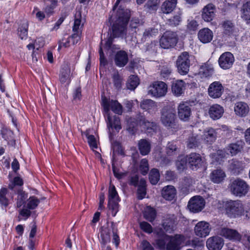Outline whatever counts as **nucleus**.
Listing matches in <instances>:
<instances>
[{
    "mask_svg": "<svg viewBox=\"0 0 250 250\" xmlns=\"http://www.w3.org/2000/svg\"><path fill=\"white\" fill-rule=\"evenodd\" d=\"M244 143L242 141H238L235 143H232L229 145V152L232 155H235L239 152L242 148Z\"/></svg>",
    "mask_w": 250,
    "mask_h": 250,
    "instance_id": "obj_41",
    "label": "nucleus"
},
{
    "mask_svg": "<svg viewBox=\"0 0 250 250\" xmlns=\"http://www.w3.org/2000/svg\"><path fill=\"white\" fill-rule=\"evenodd\" d=\"M214 69L212 65L208 63L201 65L199 70V75L201 78H208L212 76Z\"/></svg>",
    "mask_w": 250,
    "mask_h": 250,
    "instance_id": "obj_29",
    "label": "nucleus"
},
{
    "mask_svg": "<svg viewBox=\"0 0 250 250\" xmlns=\"http://www.w3.org/2000/svg\"><path fill=\"white\" fill-rule=\"evenodd\" d=\"M178 41L176 33L168 31L165 32L160 39V45L162 48L168 49L174 46Z\"/></svg>",
    "mask_w": 250,
    "mask_h": 250,
    "instance_id": "obj_9",
    "label": "nucleus"
},
{
    "mask_svg": "<svg viewBox=\"0 0 250 250\" xmlns=\"http://www.w3.org/2000/svg\"><path fill=\"white\" fill-rule=\"evenodd\" d=\"M28 194L22 190H19L18 192L17 207L20 208L25 203L27 199Z\"/></svg>",
    "mask_w": 250,
    "mask_h": 250,
    "instance_id": "obj_47",
    "label": "nucleus"
},
{
    "mask_svg": "<svg viewBox=\"0 0 250 250\" xmlns=\"http://www.w3.org/2000/svg\"><path fill=\"white\" fill-rule=\"evenodd\" d=\"M187 147L189 148H195L198 146L199 142L195 136H190L187 142Z\"/></svg>",
    "mask_w": 250,
    "mask_h": 250,
    "instance_id": "obj_50",
    "label": "nucleus"
},
{
    "mask_svg": "<svg viewBox=\"0 0 250 250\" xmlns=\"http://www.w3.org/2000/svg\"><path fill=\"white\" fill-rule=\"evenodd\" d=\"M158 3L157 0H148L145 4V7L150 10H156Z\"/></svg>",
    "mask_w": 250,
    "mask_h": 250,
    "instance_id": "obj_57",
    "label": "nucleus"
},
{
    "mask_svg": "<svg viewBox=\"0 0 250 250\" xmlns=\"http://www.w3.org/2000/svg\"><path fill=\"white\" fill-rule=\"evenodd\" d=\"M139 84V79L137 76L131 75L126 83V87L130 90H134Z\"/></svg>",
    "mask_w": 250,
    "mask_h": 250,
    "instance_id": "obj_39",
    "label": "nucleus"
},
{
    "mask_svg": "<svg viewBox=\"0 0 250 250\" xmlns=\"http://www.w3.org/2000/svg\"><path fill=\"white\" fill-rule=\"evenodd\" d=\"M143 215L145 219L152 222L156 217V211L154 208L147 206L144 208Z\"/></svg>",
    "mask_w": 250,
    "mask_h": 250,
    "instance_id": "obj_35",
    "label": "nucleus"
},
{
    "mask_svg": "<svg viewBox=\"0 0 250 250\" xmlns=\"http://www.w3.org/2000/svg\"><path fill=\"white\" fill-rule=\"evenodd\" d=\"M6 193V188H3L0 190V203L5 207L8 205V200L5 197Z\"/></svg>",
    "mask_w": 250,
    "mask_h": 250,
    "instance_id": "obj_56",
    "label": "nucleus"
},
{
    "mask_svg": "<svg viewBox=\"0 0 250 250\" xmlns=\"http://www.w3.org/2000/svg\"><path fill=\"white\" fill-rule=\"evenodd\" d=\"M176 195V190L172 186L165 187L162 190V197L167 200L172 201Z\"/></svg>",
    "mask_w": 250,
    "mask_h": 250,
    "instance_id": "obj_25",
    "label": "nucleus"
},
{
    "mask_svg": "<svg viewBox=\"0 0 250 250\" xmlns=\"http://www.w3.org/2000/svg\"><path fill=\"white\" fill-rule=\"evenodd\" d=\"M40 203V200L37 197L32 196L30 197L26 201V208L29 209L36 208Z\"/></svg>",
    "mask_w": 250,
    "mask_h": 250,
    "instance_id": "obj_45",
    "label": "nucleus"
},
{
    "mask_svg": "<svg viewBox=\"0 0 250 250\" xmlns=\"http://www.w3.org/2000/svg\"><path fill=\"white\" fill-rule=\"evenodd\" d=\"M140 227L145 233L150 234L153 231V228L152 226L150 224L146 222H141L140 223Z\"/></svg>",
    "mask_w": 250,
    "mask_h": 250,
    "instance_id": "obj_53",
    "label": "nucleus"
},
{
    "mask_svg": "<svg viewBox=\"0 0 250 250\" xmlns=\"http://www.w3.org/2000/svg\"><path fill=\"white\" fill-rule=\"evenodd\" d=\"M187 162L192 170L202 166L203 160L201 155L196 153H191L187 156Z\"/></svg>",
    "mask_w": 250,
    "mask_h": 250,
    "instance_id": "obj_14",
    "label": "nucleus"
},
{
    "mask_svg": "<svg viewBox=\"0 0 250 250\" xmlns=\"http://www.w3.org/2000/svg\"><path fill=\"white\" fill-rule=\"evenodd\" d=\"M211 228L209 224L205 221L199 222L194 228L196 234H209Z\"/></svg>",
    "mask_w": 250,
    "mask_h": 250,
    "instance_id": "obj_23",
    "label": "nucleus"
},
{
    "mask_svg": "<svg viewBox=\"0 0 250 250\" xmlns=\"http://www.w3.org/2000/svg\"><path fill=\"white\" fill-rule=\"evenodd\" d=\"M229 188L233 195L241 197L248 193L249 186L244 180L236 178L231 182Z\"/></svg>",
    "mask_w": 250,
    "mask_h": 250,
    "instance_id": "obj_5",
    "label": "nucleus"
},
{
    "mask_svg": "<svg viewBox=\"0 0 250 250\" xmlns=\"http://www.w3.org/2000/svg\"><path fill=\"white\" fill-rule=\"evenodd\" d=\"M112 170L115 177L120 179L125 175V173L121 172L120 168L115 166L114 163H112Z\"/></svg>",
    "mask_w": 250,
    "mask_h": 250,
    "instance_id": "obj_59",
    "label": "nucleus"
},
{
    "mask_svg": "<svg viewBox=\"0 0 250 250\" xmlns=\"http://www.w3.org/2000/svg\"><path fill=\"white\" fill-rule=\"evenodd\" d=\"M217 229H218V231L216 232V233H220V234H239L236 230L227 228L219 227L217 228Z\"/></svg>",
    "mask_w": 250,
    "mask_h": 250,
    "instance_id": "obj_51",
    "label": "nucleus"
},
{
    "mask_svg": "<svg viewBox=\"0 0 250 250\" xmlns=\"http://www.w3.org/2000/svg\"><path fill=\"white\" fill-rule=\"evenodd\" d=\"M206 244L209 250H220L224 245V241L220 237L215 235L208 238Z\"/></svg>",
    "mask_w": 250,
    "mask_h": 250,
    "instance_id": "obj_15",
    "label": "nucleus"
},
{
    "mask_svg": "<svg viewBox=\"0 0 250 250\" xmlns=\"http://www.w3.org/2000/svg\"><path fill=\"white\" fill-rule=\"evenodd\" d=\"M178 116L179 119L184 122L189 120L191 115V106L188 102L180 103L177 107Z\"/></svg>",
    "mask_w": 250,
    "mask_h": 250,
    "instance_id": "obj_11",
    "label": "nucleus"
},
{
    "mask_svg": "<svg viewBox=\"0 0 250 250\" xmlns=\"http://www.w3.org/2000/svg\"><path fill=\"white\" fill-rule=\"evenodd\" d=\"M215 6L212 3L205 6L202 10L203 19L207 22L211 21L215 16Z\"/></svg>",
    "mask_w": 250,
    "mask_h": 250,
    "instance_id": "obj_18",
    "label": "nucleus"
},
{
    "mask_svg": "<svg viewBox=\"0 0 250 250\" xmlns=\"http://www.w3.org/2000/svg\"><path fill=\"white\" fill-rule=\"evenodd\" d=\"M172 71L171 67L169 65L163 66L161 70V75L165 78L170 75Z\"/></svg>",
    "mask_w": 250,
    "mask_h": 250,
    "instance_id": "obj_61",
    "label": "nucleus"
},
{
    "mask_svg": "<svg viewBox=\"0 0 250 250\" xmlns=\"http://www.w3.org/2000/svg\"><path fill=\"white\" fill-rule=\"evenodd\" d=\"M179 151L176 142L175 141L169 142L166 147V153L169 156L177 154Z\"/></svg>",
    "mask_w": 250,
    "mask_h": 250,
    "instance_id": "obj_38",
    "label": "nucleus"
},
{
    "mask_svg": "<svg viewBox=\"0 0 250 250\" xmlns=\"http://www.w3.org/2000/svg\"><path fill=\"white\" fill-rule=\"evenodd\" d=\"M182 13L179 12L177 14L169 19L167 22V24L170 26L175 27L178 25L182 21Z\"/></svg>",
    "mask_w": 250,
    "mask_h": 250,
    "instance_id": "obj_42",
    "label": "nucleus"
},
{
    "mask_svg": "<svg viewBox=\"0 0 250 250\" xmlns=\"http://www.w3.org/2000/svg\"><path fill=\"white\" fill-rule=\"evenodd\" d=\"M108 197L109 209L111 211L112 215L115 216L118 211L120 199L115 186L111 184L109 187Z\"/></svg>",
    "mask_w": 250,
    "mask_h": 250,
    "instance_id": "obj_7",
    "label": "nucleus"
},
{
    "mask_svg": "<svg viewBox=\"0 0 250 250\" xmlns=\"http://www.w3.org/2000/svg\"><path fill=\"white\" fill-rule=\"evenodd\" d=\"M234 61V58L232 54L229 52H226L220 56L218 62L222 68L227 69L232 66Z\"/></svg>",
    "mask_w": 250,
    "mask_h": 250,
    "instance_id": "obj_13",
    "label": "nucleus"
},
{
    "mask_svg": "<svg viewBox=\"0 0 250 250\" xmlns=\"http://www.w3.org/2000/svg\"><path fill=\"white\" fill-rule=\"evenodd\" d=\"M128 61V55L125 51H119L115 55V62L119 67L124 66L127 63Z\"/></svg>",
    "mask_w": 250,
    "mask_h": 250,
    "instance_id": "obj_24",
    "label": "nucleus"
},
{
    "mask_svg": "<svg viewBox=\"0 0 250 250\" xmlns=\"http://www.w3.org/2000/svg\"><path fill=\"white\" fill-rule=\"evenodd\" d=\"M226 214L230 218H238L244 214V205L239 200H229L224 203Z\"/></svg>",
    "mask_w": 250,
    "mask_h": 250,
    "instance_id": "obj_4",
    "label": "nucleus"
},
{
    "mask_svg": "<svg viewBox=\"0 0 250 250\" xmlns=\"http://www.w3.org/2000/svg\"><path fill=\"white\" fill-rule=\"evenodd\" d=\"M205 240L202 237H194L191 239H189L186 242V245L191 246L194 248L199 249L202 248L204 246Z\"/></svg>",
    "mask_w": 250,
    "mask_h": 250,
    "instance_id": "obj_32",
    "label": "nucleus"
},
{
    "mask_svg": "<svg viewBox=\"0 0 250 250\" xmlns=\"http://www.w3.org/2000/svg\"><path fill=\"white\" fill-rule=\"evenodd\" d=\"M188 52H184L178 57L176 61V65L178 72L183 75L188 73L190 65V58Z\"/></svg>",
    "mask_w": 250,
    "mask_h": 250,
    "instance_id": "obj_6",
    "label": "nucleus"
},
{
    "mask_svg": "<svg viewBox=\"0 0 250 250\" xmlns=\"http://www.w3.org/2000/svg\"><path fill=\"white\" fill-rule=\"evenodd\" d=\"M160 173L157 168H152L149 174V179L152 185H156L160 180Z\"/></svg>",
    "mask_w": 250,
    "mask_h": 250,
    "instance_id": "obj_43",
    "label": "nucleus"
},
{
    "mask_svg": "<svg viewBox=\"0 0 250 250\" xmlns=\"http://www.w3.org/2000/svg\"><path fill=\"white\" fill-rule=\"evenodd\" d=\"M160 122L167 129L175 133L181 129L175 110L169 107H164L161 110Z\"/></svg>",
    "mask_w": 250,
    "mask_h": 250,
    "instance_id": "obj_3",
    "label": "nucleus"
},
{
    "mask_svg": "<svg viewBox=\"0 0 250 250\" xmlns=\"http://www.w3.org/2000/svg\"><path fill=\"white\" fill-rule=\"evenodd\" d=\"M50 5L47 6L45 9V12L49 15H51L53 13L54 9L57 6L58 0H50Z\"/></svg>",
    "mask_w": 250,
    "mask_h": 250,
    "instance_id": "obj_58",
    "label": "nucleus"
},
{
    "mask_svg": "<svg viewBox=\"0 0 250 250\" xmlns=\"http://www.w3.org/2000/svg\"><path fill=\"white\" fill-rule=\"evenodd\" d=\"M117 16L118 19L112 27V35H110L105 43V47L107 49L112 48L114 38L123 37L125 34L129 14L126 10L122 9L117 11Z\"/></svg>",
    "mask_w": 250,
    "mask_h": 250,
    "instance_id": "obj_1",
    "label": "nucleus"
},
{
    "mask_svg": "<svg viewBox=\"0 0 250 250\" xmlns=\"http://www.w3.org/2000/svg\"><path fill=\"white\" fill-rule=\"evenodd\" d=\"M217 138V132L215 129L212 127L207 128L204 130L202 135V139L205 143L211 144Z\"/></svg>",
    "mask_w": 250,
    "mask_h": 250,
    "instance_id": "obj_19",
    "label": "nucleus"
},
{
    "mask_svg": "<svg viewBox=\"0 0 250 250\" xmlns=\"http://www.w3.org/2000/svg\"><path fill=\"white\" fill-rule=\"evenodd\" d=\"M205 203V200L202 197L195 196L189 200L188 207L190 211L197 213L204 208Z\"/></svg>",
    "mask_w": 250,
    "mask_h": 250,
    "instance_id": "obj_10",
    "label": "nucleus"
},
{
    "mask_svg": "<svg viewBox=\"0 0 250 250\" xmlns=\"http://www.w3.org/2000/svg\"><path fill=\"white\" fill-rule=\"evenodd\" d=\"M169 237V235H160V236L156 239L155 241L152 243V244L161 250H166Z\"/></svg>",
    "mask_w": 250,
    "mask_h": 250,
    "instance_id": "obj_34",
    "label": "nucleus"
},
{
    "mask_svg": "<svg viewBox=\"0 0 250 250\" xmlns=\"http://www.w3.org/2000/svg\"><path fill=\"white\" fill-rule=\"evenodd\" d=\"M0 134L2 137L7 141H14L13 132L7 128L3 127L1 130Z\"/></svg>",
    "mask_w": 250,
    "mask_h": 250,
    "instance_id": "obj_48",
    "label": "nucleus"
},
{
    "mask_svg": "<svg viewBox=\"0 0 250 250\" xmlns=\"http://www.w3.org/2000/svg\"><path fill=\"white\" fill-rule=\"evenodd\" d=\"M59 80L62 84L68 85L71 81V70L69 65L67 63H64L61 67Z\"/></svg>",
    "mask_w": 250,
    "mask_h": 250,
    "instance_id": "obj_16",
    "label": "nucleus"
},
{
    "mask_svg": "<svg viewBox=\"0 0 250 250\" xmlns=\"http://www.w3.org/2000/svg\"><path fill=\"white\" fill-rule=\"evenodd\" d=\"M158 34V29L154 27H148L145 29L143 34L142 41L145 42L151 37H153Z\"/></svg>",
    "mask_w": 250,
    "mask_h": 250,
    "instance_id": "obj_37",
    "label": "nucleus"
},
{
    "mask_svg": "<svg viewBox=\"0 0 250 250\" xmlns=\"http://www.w3.org/2000/svg\"><path fill=\"white\" fill-rule=\"evenodd\" d=\"M234 109L235 114L240 116H245L249 111L248 105L243 102L237 103L235 104Z\"/></svg>",
    "mask_w": 250,
    "mask_h": 250,
    "instance_id": "obj_30",
    "label": "nucleus"
},
{
    "mask_svg": "<svg viewBox=\"0 0 250 250\" xmlns=\"http://www.w3.org/2000/svg\"><path fill=\"white\" fill-rule=\"evenodd\" d=\"M177 0H167L162 5L161 10L163 13L169 14L176 7Z\"/></svg>",
    "mask_w": 250,
    "mask_h": 250,
    "instance_id": "obj_33",
    "label": "nucleus"
},
{
    "mask_svg": "<svg viewBox=\"0 0 250 250\" xmlns=\"http://www.w3.org/2000/svg\"><path fill=\"white\" fill-rule=\"evenodd\" d=\"M28 24L23 22L18 28V34L21 39H26L27 37Z\"/></svg>",
    "mask_w": 250,
    "mask_h": 250,
    "instance_id": "obj_49",
    "label": "nucleus"
},
{
    "mask_svg": "<svg viewBox=\"0 0 250 250\" xmlns=\"http://www.w3.org/2000/svg\"><path fill=\"white\" fill-rule=\"evenodd\" d=\"M187 162V160L185 159L177 161L176 163L177 169L180 171H182L185 168Z\"/></svg>",
    "mask_w": 250,
    "mask_h": 250,
    "instance_id": "obj_60",
    "label": "nucleus"
},
{
    "mask_svg": "<svg viewBox=\"0 0 250 250\" xmlns=\"http://www.w3.org/2000/svg\"><path fill=\"white\" fill-rule=\"evenodd\" d=\"M142 123L143 128L147 133L151 134L157 129V125L155 122H149L144 119Z\"/></svg>",
    "mask_w": 250,
    "mask_h": 250,
    "instance_id": "obj_36",
    "label": "nucleus"
},
{
    "mask_svg": "<svg viewBox=\"0 0 250 250\" xmlns=\"http://www.w3.org/2000/svg\"><path fill=\"white\" fill-rule=\"evenodd\" d=\"M103 104L104 110L107 115V124L110 139L111 137L110 129L114 128L118 132L121 128V126L119 117L117 116L111 117L108 113L109 110L111 109L115 113L121 115L123 112V107L122 105L116 100H108L106 98H104L103 100Z\"/></svg>",
    "mask_w": 250,
    "mask_h": 250,
    "instance_id": "obj_2",
    "label": "nucleus"
},
{
    "mask_svg": "<svg viewBox=\"0 0 250 250\" xmlns=\"http://www.w3.org/2000/svg\"><path fill=\"white\" fill-rule=\"evenodd\" d=\"M224 108L218 104H213L209 109L208 114L213 120L220 119L224 113Z\"/></svg>",
    "mask_w": 250,
    "mask_h": 250,
    "instance_id": "obj_21",
    "label": "nucleus"
},
{
    "mask_svg": "<svg viewBox=\"0 0 250 250\" xmlns=\"http://www.w3.org/2000/svg\"><path fill=\"white\" fill-rule=\"evenodd\" d=\"M224 91V86L220 82L218 81L212 83L208 88L209 96L214 99L220 98Z\"/></svg>",
    "mask_w": 250,
    "mask_h": 250,
    "instance_id": "obj_12",
    "label": "nucleus"
},
{
    "mask_svg": "<svg viewBox=\"0 0 250 250\" xmlns=\"http://www.w3.org/2000/svg\"><path fill=\"white\" fill-rule=\"evenodd\" d=\"M172 93L176 96L181 95L185 89V83L183 80L174 82L171 86Z\"/></svg>",
    "mask_w": 250,
    "mask_h": 250,
    "instance_id": "obj_27",
    "label": "nucleus"
},
{
    "mask_svg": "<svg viewBox=\"0 0 250 250\" xmlns=\"http://www.w3.org/2000/svg\"><path fill=\"white\" fill-rule=\"evenodd\" d=\"M198 26L197 22L194 20H188L187 27L188 30L191 31H195L197 30Z\"/></svg>",
    "mask_w": 250,
    "mask_h": 250,
    "instance_id": "obj_62",
    "label": "nucleus"
},
{
    "mask_svg": "<svg viewBox=\"0 0 250 250\" xmlns=\"http://www.w3.org/2000/svg\"><path fill=\"white\" fill-rule=\"evenodd\" d=\"M103 233L105 234H117L118 229L117 225L113 222L108 223L106 227H103Z\"/></svg>",
    "mask_w": 250,
    "mask_h": 250,
    "instance_id": "obj_44",
    "label": "nucleus"
},
{
    "mask_svg": "<svg viewBox=\"0 0 250 250\" xmlns=\"http://www.w3.org/2000/svg\"><path fill=\"white\" fill-rule=\"evenodd\" d=\"M167 85L163 82H155L148 87L147 94L155 98L164 96L167 92Z\"/></svg>",
    "mask_w": 250,
    "mask_h": 250,
    "instance_id": "obj_8",
    "label": "nucleus"
},
{
    "mask_svg": "<svg viewBox=\"0 0 250 250\" xmlns=\"http://www.w3.org/2000/svg\"><path fill=\"white\" fill-rule=\"evenodd\" d=\"M162 228L165 232L171 233L176 229L175 221L173 218H166L164 220Z\"/></svg>",
    "mask_w": 250,
    "mask_h": 250,
    "instance_id": "obj_26",
    "label": "nucleus"
},
{
    "mask_svg": "<svg viewBox=\"0 0 250 250\" xmlns=\"http://www.w3.org/2000/svg\"><path fill=\"white\" fill-rule=\"evenodd\" d=\"M142 250H154L153 247L146 240H144L141 243Z\"/></svg>",
    "mask_w": 250,
    "mask_h": 250,
    "instance_id": "obj_64",
    "label": "nucleus"
},
{
    "mask_svg": "<svg viewBox=\"0 0 250 250\" xmlns=\"http://www.w3.org/2000/svg\"><path fill=\"white\" fill-rule=\"evenodd\" d=\"M140 106L141 108L150 114L155 113L158 109L156 103L150 99H146L142 101Z\"/></svg>",
    "mask_w": 250,
    "mask_h": 250,
    "instance_id": "obj_22",
    "label": "nucleus"
},
{
    "mask_svg": "<svg viewBox=\"0 0 250 250\" xmlns=\"http://www.w3.org/2000/svg\"><path fill=\"white\" fill-rule=\"evenodd\" d=\"M183 242L181 235H169L166 247L167 250H180Z\"/></svg>",
    "mask_w": 250,
    "mask_h": 250,
    "instance_id": "obj_17",
    "label": "nucleus"
},
{
    "mask_svg": "<svg viewBox=\"0 0 250 250\" xmlns=\"http://www.w3.org/2000/svg\"><path fill=\"white\" fill-rule=\"evenodd\" d=\"M226 177L225 173L220 169L213 170L210 174V179L215 183L222 182Z\"/></svg>",
    "mask_w": 250,
    "mask_h": 250,
    "instance_id": "obj_31",
    "label": "nucleus"
},
{
    "mask_svg": "<svg viewBox=\"0 0 250 250\" xmlns=\"http://www.w3.org/2000/svg\"><path fill=\"white\" fill-rule=\"evenodd\" d=\"M241 17L245 21L250 20V1L244 3L241 9Z\"/></svg>",
    "mask_w": 250,
    "mask_h": 250,
    "instance_id": "obj_40",
    "label": "nucleus"
},
{
    "mask_svg": "<svg viewBox=\"0 0 250 250\" xmlns=\"http://www.w3.org/2000/svg\"><path fill=\"white\" fill-rule=\"evenodd\" d=\"M66 16H67V14L66 13L62 14L60 18L55 23V25H54L53 28L52 29V30L58 29L59 28L60 25L64 21V20Z\"/></svg>",
    "mask_w": 250,
    "mask_h": 250,
    "instance_id": "obj_63",
    "label": "nucleus"
},
{
    "mask_svg": "<svg viewBox=\"0 0 250 250\" xmlns=\"http://www.w3.org/2000/svg\"><path fill=\"white\" fill-rule=\"evenodd\" d=\"M223 27L224 33L229 35L232 34L235 30L234 24L229 21H225L223 24Z\"/></svg>",
    "mask_w": 250,
    "mask_h": 250,
    "instance_id": "obj_46",
    "label": "nucleus"
},
{
    "mask_svg": "<svg viewBox=\"0 0 250 250\" xmlns=\"http://www.w3.org/2000/svg\"><path fill=\"white\" fill-rule=\"evenodd\" d=\"M114 86L116 89H119L122 87V79L118 72H115L112 76Z\"/></svg>",
    "mask_w": 250,
    "mask_h": 250,
    "instance_id": "obj_52",
    "label": "nucleus"
},
{
    "mask_svg": "<svg viewBox=\"0 0 250 250\" xmlns=\"http://www.w3.org/2000/svg\"><path fill=\"white\" fill-rule=\"evenodd\" d=\"M138 146L140 152L142 155H147L151 148L150 142L146 139H141L139 141Z\"/></svg>",
    "mask_w": 250,
    "mask_h": 250,
    "instance_id": "obj_28",
    "label": "nucleus"
},
{
    "mask_svg": "<svg viewBox=\"0 0 250 250\" xmlns=\"http://www.w3.org/2000/svg\"><path fill=\"white\" fill-rule=\"evenodd\" d=\"M148 161L146 159H143L141 160L140 165V169L141 173L146 175L148 171Z\"/></svg>",
    "mask_w": 250,
    "mask_h": 250,
    "instance_id": "obj_55",
    "label": "nucleus"
},
{
    "mask_svg": "<svg viewBox=\"0 0 250 250\" xmlns=\"http://www.w3.org/2000/svg\"><path fill=\"white\" fill-rule=\"evenodd\" d=\"M212 31L208 28L201 29L198 34L199 40L203 43H206L210 42L213 38Z\"/></svg>",
    "mask_w": 250,
    "mask_h": 250,
    "instance_id": "obj_20",
    "label": "nucleus"
},
{
    "mask_svg": "<svg viewBox=\"0 0 250 250\" xmlns=\"http://www.w3.org/2000/svg\"><path fill=\"white\" fill-rule=\"evenodd\" d=\"M85 134L90 146L92 149L97 148L98 146L95 137L93 135H89L87 132H85Z\"/></svg>",
    "mask_w": 250,
    "mask_h": 250,
    "instance_id": "obj_54",
    "label": "nucleus"
}]
</instances>
